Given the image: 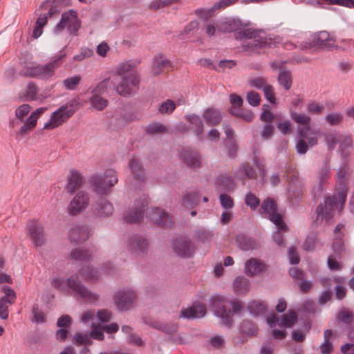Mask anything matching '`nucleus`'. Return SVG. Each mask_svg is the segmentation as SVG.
<instances>
[{
    "mask_svg": "<svg viewBox=\"0 0 354 354\" xmlns=\"http://www.w3.org/2000/svg\"><path fill=\"white\" fill-rule=\"evenodd\" d=\"M38 65L35 62H26L19 73L24 77L37 78Z\"/></svg>",
    "mask_w": 354,
    "mask_h": 354,
    "instance_id": "32",
    "label": "nucleus"
},
{
    "mask_svg": "<svg viewBox=\"0 0 354 354\" xmlns=\"http://www.w3.org/2000/svg\"><path fill=\"white\" fill-rule=\"evenodd\" d=\"M238 247L243 250H252L259 248V244L252 238L244 234H239L236 239Z\"/></svg>",
    "mask_w": 354,
    "mask_h": 354,
    "instance_id": "27",
    "label": "nucleus"
},
{
    "mask_svg": "<svg viewBox=\"0 0 354 354\" xmlns=\"http://www.w3.org/2000/svg\"><path fill=\"white\" fill-rule=\"evenodd\" d=\"M206 314V306L203 304H194L188 308H183L180 310L179 317L193 319L204 317Z\"/></svg>",
    "mask_w": 354,
    "mask_h": 354,
    "instance_id": "18",
    "label": "nucleus"
},
{
    "mask_svg": "<svg viewBox=\"0 0 354 354\" xmlns=\"http://www.w3.org/2000/svg\"><path fill=\"white\" fill-rule=\"evenodd\" d=\"M188 121L192 124V129L196 136H200L203 131V124L200 117L192 115L187 117Z\"/></svg>",
    "mask_w": 354,
    "mask_h": 354,
    "instance_id": "43",
    "label": "nucleus"
},
{
    "mask_svg": "<svg viewBox=\"0 0 354 354\" xmlns=\"http://www.w3.org/2000/svg\"><path fill=\"white\" fill-rule=\"evenodd\" d=\"M341 135L337 131L327 132L324 134V142L328 150L335 149L337 143L339 142Z\"/></svg>",
    "mask_w": 354,
    "mask_h": 354,
    "instance_id": "37",
    "label": "nucleus"
},
{
    "mask_svg": "<svg viewBox=\"0 0 354 354\" xmlns=\"http://www.w3.org/2000/svg\"><path fill=\"white\" fill-rule=\"evenodd\" d=\"M73 342L77 346L87 345L90 344V339L87 334L77 333L74 335Z\"/></svg>",
    "mask_w": 354,
    "mask_h": 354,
    "instance_id": "62",
    "label": "nucleus"
},
{
    "mask_svg": "<svg viewBox=\"0 0 354 354\" xmlns=\"http://www.w3.org/2000/svg\"><path fill=\"white\" fill-rule=\"evenodd\" d=\"M235 176L242 180L245 179H255L257 178V173L252 166L243 163L236 172Z\"/></svg>",
    "mask_w": 354,
    "mask_h": 354,
    "instance_id": "28",
    "label": "nucleus"
},
{
    "mask_svg": "<svg viewBox=\"0 0 354 354\" xmlns=\"http://www.w3.org/2000/svg\"><path fill=\"white\" fill-rule=\"evenodd\" d=\"M216 185L222 189L230 190L234 187V181L231 176L225 174L221 175L217 178Z\"/></svg>",
    "mask_w": 354,
    "mask_h": 354,
    "instance_id": "40",
    "label": "nucleus"
},
{
    "mask_svg": "<svg viewBox=\"0 0 354 354\" xmlns=\"http://www.w3.org/2000/svg\"><path fill=\"white\" fill-rule=\"evenodd\" d=\"M291 118L297 124H301V125H308L310 124V122L311 120V118L310 116L298 113L297 112H292L291 113Z\"/></svg>",
    "mask_w": 354,
    "mask_h": 354,
    "instance_id": "60",
    "label": "nucleus"
},
{
    "mask_svg": "<svg viewBox=\"0 0 354 354\" xmlns=\"http://www.w3.org/2000/svg\"><path fill=\"white\" fill-rule=\"evenodd\" d=\"M332 250L338 259H341L342 254L345 252L346 248L342 238H337L332 244Z\"/></svg>",
    "mask_w": 354,
    "mask_h": 354,
    "instance_id": "51",
    "label": "nucleus"
},
{
    "mask_svg": "<svg viewBox=\"0 0 354 354\" xmlns=\"http://www.w3.org/2000/svg\"><path fill=\"white\" fill-rule=\"evenodd\" d=\"M89 229L86 226L74 225L70 230L68 239L71 242L81 243L89 236Z\"/></svg>",
    "mask_w": 354,
    "mask_h": 354,
    "instance_id": "22",
    "label": "nucleus"
},
{
    "mask_svg": "<svg viewBox=\"0 0 354 354\" xmlns=\"http://www.w3.org/2000/svg\"><path fill=\"white\" fill-rule=\"evenodd\" d=\"M335 39L327 31H320L315 37V44L322 49H329L335 44Z\"/></svg>",
    "mask_w": 354,
    "mask_h": 354,
    "instance_id": "25",
    "label": "nucleus"
},
{
    "mask_svg": "<svg viewBox=\"0 0 354 354\" xmlns=\"http://www.w3.org/2000/svg\"><path fill=\"white\" fill-rule=\"evenodd\" d=\"M181 160L191 168H199L202 166L200 153L192 149H183L180 153Z\"/></svg>",
    "mask_w": 354,
    "mask_h": 354,
    "instance_id": "20",
    "label": "nucleus"
},
{
    "mask_svg": "<svg viewBox=\"0 0 354 354\" xmlns=\"http://www.w3.org/2000/svg\"><path fill=\"white\" fill-rule=\"evenodd\" d=\"M266 269V264L257 259L251 258L245 263V273L248 276L259 274L265 271Z\"/></svg>",
    "mask_w": 354,
    "mask_h": 354,
    "instance_id": "23",
    "label": "nucleus"
},
{
    "mask_svg": "<svg viewBox=\"0 0 354 354\" xmlns=\"http://www.w3.org/2000/svg\"><path fill=\"white\" fill-rule=\"evenodd\" d=\"M129 165L134 178L137 180H144L145 173L143 168L136 157H132L129 160Z\"/></svg>",
    "mask_w": 354,
    "mask_h": 354,
    "instance_id": "31",
    "label": "nucleus"
},
{
    "mask_svg": "<svg viewBox=\"0 0 354 354\" xmlns=\"http://www.w3.org/2000/svg\"><path fill=\"white\" fill-rule=\"evenodd\" d=\"M46 110V107H40L33 111L28 118L24 124L19 129L16 133V137H23L32 131L37 125V120Z\"/></svg>",
    "mask_w": 354,
    "mask_h": 354,
    "instance_id": "16",
    "label": "nucleus"
},
{
    "mask_svg": "<svg viewBox=\"0 0 354 354\" xmlns=\"http://www.w3.org/2000/svg\"><path fill=\"white\" fill-rule=\"evenodd\" d=\"M249 85L254 87L257 89L263 90L269 84L268 83L267 78L261 76L255 77L250 79L248 82Z\"/></svg>",
    "mask_w": 354,
    "mask_h": 354,
    "instance_id": "55",
    "label": "nucleus"
},
{
    "mask_svg": "<svg viewBox=\"0 0 354 354\" xmlns=\"http://www.w3.org/2000/svg\"><path fill=\"white\" fill-rule=\"evenodd\" d=\"M240 26L239 21L226 19L217 23V32L221 33L236 32L235 37L237 39H245L241 48L242 51L248 55L259 53L261 49L267 47H274L282 41L279 36L268 35L260 29L246 28L237 32Z\"/></svg>",
    "mask_w": 354,
    "mask_h": 354,
    "instance_id": "1",
    "label": "nucleus"
},
{
    "mask_svg": "<svg viewBox=\"0 0 354 354\" xmlns=\"http://www.w3.org/2000/svg\"><path fill=\"white\" fill-rule=\"evenodd\" d=\"M82 279L88 282H95L98 279L97 272L90 267H83L80 271Z\"/></svg>",
    "mask_w": 354,
    "mask_h": 354,
    "instance_id": "41",
    "label": "nucleus"
},
{
    "mask_svg": "<svg viewBox=\"0 0 354 354\" xmlns=\"http://www.w3.org/2000/svg\"><path fill=\"white\" fill-rule=\"evenodd\" d=\"M133 66L129 62H125L120 64L116 68L117 75L114 77L111 82L116 83L119 80V78L127 76L131 73H135L132 71Z\"/></svg>",
    "mask_w": 354,
    "mask_h": 354,
    "instance_id": "35",
    "label": "nucleus"
},
{
    "mask_svg": "<svg viewBox=\"0 0 354 354\" xmlns=\"http://www.w3.org/2000/svg\"><path fill=\"white\" fill-rule=\"evenodd\" d=\"M52 284L55 288L62 292H66L68 287L71 288L79 297L86 301L93 302L98 298L96 294L90 292L81 284L77 275L71 276L66 281L64 279H54Z\"/></svg>",
    "mask_w": 354,
    "mask_h": 354,
    "instance_id": "3",
    "label": "nucleus"
},
{
    "mask_svg": "<svg viewBox=\"0 0 354 354\" xmlns=\"http://www.w3.org/2000/svg\"><path fill=\"white\" fill-rule=\"evenodd\" d=\"M70 0H46L41 6V8L48 10V14L49 17H52L54 14L60 11L62 5L67 6L69 4Z\"/></svg>",
    "mask_w": 354,
    "mask_h": 354,
    "instance_id": "26",
    "label": "nucleus"
},
{
    "mask_svg": "<svg viewBox=\"0 0 354 354\" xmlns=\"http://www.w3.org/2000/svg\"><path fill=\"white\" fill-rule=\"evenodd\" d=\"M203 118L211 125L217 124L221 120L220 112L214 109H207L203 113Z\"/></svg>",
    "mask_w": 354,
    "mask_h": 354,
    "instance_id": "36",
    "label": "nucleus"
},
{
    "mask_svg": "<svg viewBox=\"0 0 354 354\" xmlns=\"http://www.w3.org/2000/svg\"><path fill=\"white\" fill-rule=\"evenodd\" d=\"M343 115L341 113L334 112L326 115L325 120L330 126H337L343 121Z\"/></svg>",
    "mask_w": 354,
    "mask_h": 354,
    "instance_id": "57",
    "label": "nucleus"
},
{
    "mask_svg": "<svg viewBox=\"0 0 354 354\" xmlns=\"http://www.w3.org/2000/svg\"><path fill=\"white\" fill-rule=\"evenodd\" d=\"M268 218L274 223L279 230L287 231V226L283 222L282 216L280 214L277 213L276 211L272 212L268 214Z\"/></svg>",
    "mask_w": 354,
    "mask_h": 354,
    "instance_id": "48",
    "label": "nucleus"
},
{
    "mask_svg": "<svg viewBox=\"0 0 354 354\" xmlns=\"http://www.w3.org/2000/svg\"><path fill=\"white\" fill-rule=\"evenodd\" d=\"M81 81V76L76 75L73 77L65 79L63 81V85L67 90H75Z\"/></svg>",
    "mask_w": 354,
    "mask_h": 354,
    "instance_id": "54",
    "label": "nucleus"
},
{
    "mask_svg": "<svg viewBox=\"0 0 354 354\" xmlns=\"http://www.w3.org/2000/svg\"><path fill=\"white\" fill-rule=\"evenodd\" d=\"M179 0H153L149 4V8L157 10L176 4Z\"/></svg>",
    "mask_w": 354,
    "mask_h": 354,
    "instance_id": "47",
    "label": "nucleus"
},
{
    "mask_svg": "<svg viewBox=\"0 0 354 354\" xmlns=\"http://www.w3.org/2000/svg\"><path fill=\"white\" fill-rule=\"evenodd\" d=\"M48 15H41L38 17L32 31V37L37 39L43 32V27L47 24Z\"/></svg>",
    "mask_w": 354,
    "mask_h": 354,
    "instance_id": "42",
    "label": "nucleus"
},
{
    "mask_svg": "<svg viewBox=\"0 0 354 354\" xmlns=\"http://www.w3.org/2000/svg\"><path fill=\"white\" fill-rule=\"evenodd\" d=\"M239 331L246 335L253 337L257 335L258 328L252 322L245 319L241 324Z\"/></svg>",
    "mask_w": 354,
    "mask_h": 354,
    "instance_id": "34",
    "label": "nucleus"
},
{
    "mask_svg": "<svg viewBox=\"0 0 354 354\" xmlns=\"http://www.w3.org/2000/svg\"><path fill=\"white\" fill-rule=\"evenodd\" d=\"M90 201L88 194L84 191L78 192L69 203L67 211L69 215L76 216L84 211Z\"/></svg>",
    "mask_w": 354,
    "mask_h": 354,
    "instance_id": "9",
    "label": "nucleus"
},
{
    "mask_svg": "<svg viewBox=\"0 0 354 354\" xmlns=\"http://www.w3.org/2000/svg\"><path fill=\"white\" fill-rule=\"evenodd\" d=\"M209 306L215 315L221 318L223 325L230 327L233 324V316L242 311L243 306L237 299L228 300L224 297L215 295L209 299Z\"/></svg>",
    "mask_w": 354,
    "mask_h": 354,
    "instance_id": "2",
    "label": "nucleus"
},
{
    "mask_svg": "<svg viewBox=\"0 0 354 354\" xmlns=\"http://www.w3.org/2000/svg\"><path fill=\"white\" fill-rule=\"evenodd\" d=\"M136 299V294L130 290L120 291L114 297L115 304L120 310H129Z\"/></svg>",
    "mask_w": 354,
    "mask_h": 354,
    "instance_id": "12",
    "label": "nucleus"
},
{
    "mask_svg": "<svg viewBox=\"0 0 354 354\" xmlns=\"http://www.w3.org/2000/svg\"><path fill=\"white\" fill-rule=\"evenodd\" d=\"M65 53H60L45 64L38 65L37 78L48 80L55 75V71L62 65L65 57Z\"/></svg>",
    "mask_w": 354,
    "mask_h": 354,
    "instance_id": "8",
    "label": "nucleus"
},
{
    "mask_svg": "<svg viewBox=\"0 0 354 354\" xmlns=\"http://www.w3.org/2000/svg\"><path fill=\"white\" fill-rule=\"evenodd\" d=\"M38 92L37 87L33 82H29L27 84L26 91L24 94L25 100L27 101H32L37 99Z\"/></svg>",
    "mask_w": 354,
    "mask_h": 354,
    "instance_id": "58",
    "label": "nucleus"
},
{
    "mask_svg": "<svg viewBox=\"0 0 354 354\" xmlns=\"http://www.w3.org/2000/svg\"><path fill=\"white\" fill-rule=\"evenodd\" d=\"M31 109V106L28 104L20 105L15 110V117L21 122L24 121V117L26 116Z\"/></svg>",
    "mask_w": 354,
    "mask_h": 354,
    "instance_id": "59",
    "label": "nucleus"
},
{
    "mask_svg": "<svg viewBox=\"0 0 354 354\" xmlns=\"http://www.w3.org/2000/svg\"><path fill=\"white\" fill-rule=\"evenodd\" d=\"M148 248L147 241L140 236H133L130 238L128 248L131 254L138 255L144 253Z\"/></svg>",
    "mask_w": 354,
    "mask_h": 354,
    "instance_id": "21",
    "label": "nucleus"
},
{
    "mask_svg": "<svg viewBox=\"0 0 354 354\" xmlns=\"http://www.w3.org/2000/svg\"><path fill=\"white\" fill-rule=\"evenodd\" d=\"M71 258L75 261H87L91 259L92 252L88 250L75 249L71 252Z\"/></svg>",
    "mask_w": 354,
    "mask_h": 354,
    "instance_id": "38",
    "label": "nucleus"
},
{
    "mask_svg": "<svg viewBox=\"0 0 354 354\" xmlns=\"http://www.w3.org/2000/svg\"><path fill=\"white\" fill-rule=\"evenodd\" d=\"M83 182V178L79 171L72 170L68 177V182L65 187L66 191L69 194H73L79 189Z\"/></svg>",
    "mask_w": 354,
    "mask_h": 354,
    "instance_id": "24",
    "label": "nucleus"
},
{
    "mask_svg": "<svg viewBox=\"0 0 354 354\" xmlns=\"http://www.w3.org/2000/svg\"><path fill=\"white\" fill-rule=\"evenodd\" d=\"M167 131V127L163 124L158 122L149 124L146 127V132L151 135L166 133Z\"/></svg>",
    "mask_w": 354,
    "mask_h": 354,
    "instance_id": "49",
    "label": "nucleus"
},
{
    "mask_svg": "<svg viewBox=\"0 0 354 354\" xmlns=\"http://www.w3.org/2000/svg\"><path fill=\"white\" fill-rule=\"evenodd\" d=\"M147 216L153 223L162 226L169 227L174 223L172 217L158 207L152 208Z\"/></svg>",
    "mask_w": 354,
    "mask_h": 354,
    "instance_id": "17",
    "label": "nucleus"
},
{
    "mask_svg": "<svg viewBox=\"0 0 354 354\" xmlns=\"http://www.w3.org/2000/svg\"><path fill=\"white\" fill-rule=\"evenodd\" d=\"M110 82V78H105L92 89L89 101L95 110L102 111L107 106L108 100L103 95L106 93Z\"/></svg>",
    "mask_w": 354,
    "mask_h": 354,
    "instance_id": "5",
    "label": "nucleus"
},
{
    "mask_svg": "<svg viewBox=\"0 0 354 354\" xmlns=\"http://www.w3.org/2000/svg\"><path fill=\"white\" fill-rule=\"evenodd\" d=\"M4 296L0 298V317L3 319L8 318V307L15 302L17 295L13 289L4 286L2 288Z\"/></svg>",
    "mask_w": 354,
    "mask_h": 354,
    "instance_id": "13",
    "label": "nucleus"
},
{
    "mask_svg": "<svg viewBox=\"0 0 354 354\" xmlns=\"http://www.w3.org/2000/svg\"><path fill=\"white\" fill-rule=\"evenodd\" d=\"M148 203L146 198L142 201H136L134 207L130 209L124 216V219L127 223H136L143 218L145 207Z\"/></svg>",
    "mask_w": 354,
    "mask_h": 354,
    "instance_id": "15",
    "label": "nucleus"
},
{
    "mask_svg": "<svg viewBox=\"0 0 354 354\" xmlns=\"http://www.w3.org/2000/svg\"><path fill=\"white\" fill-rule=\"evenodd\" d=\"M337 198L336 196H329L325 198L324 200V205L326 209V216L330 217L331 216V212L335 207V206L338 204Z\"/></svg>",
    "mask_w": 354,
    "mask_h": 354,
    "instance_id": "52",
    "label": "nucleus"
},
{
    "mask_svg": "<svg viewBox=\"0 0 354 354\" xmlns=\"http://www.w3.org/2000/svg\"><path fill=\"white\" fill-rule=\"evenodd\" d=\"M297 319V315L294 311H290L287 314H283L281 318L273 313L267 319V323L271 328H274L277 325L280 327L290 328L293 326Z\"/></svg>",
    "mask_w": 354,
    "mask_h": 354,
    "instance_id": "14",
    "label": "nucleus"
},
{
    "mask_svg": "<svg viewBox=\"0 0 354 354\" xmlns=\"http://www.w3.org/2000/svg\"><path fill=\"white\" fill-rule=\"evenodd\" d=\"M65 28L68 29L70 33L75 35H77L80 28V21L77 17L76 12L70 10L64 12L59 23L55 26V32L56 33L61 32Z\"/></svg>",
    "mask_w": 354,
    "mask_h": 354,
    "instance_id": "7",
    "label": "nucleus"
},
{
    "mask_svg": "<svg viewBox=\"0 0 354 354\" xmlns=\"http://www.w3.org/2000/svg\"><path fill=\"white\" fill-rule=\"evenodd\" d=\"M95 212L100 216H109L112 214L113 207L108 200L102 198L95 205Z\"/></svg>",
    "mask_w": 354,
    "mask_h": 354,
    "instance_id": "29",
    "label": "nucleus"
},
{
    "mask_svg": "<svg viewBox=\"0 0 354 354\" xmlns=\"http://www.w3.org/2000/svg\"><path fill=\"white\" fill-rule=\"evenodd\" d=\"M248 309L254 316H259L265 313L266 308L263 303L258 301H253L249 304Z\"/></svg>",
    "mask_w": 354,
    "mask_h": 354,
    "instance_id": "44",
    "label": "nucleus"
},
{
    "mask_svg": "<svg viewBox=\"0 0 354 354\" xmlns=\"http://www.w3.org/2000/svg\"><path fill=\"white\" fill-rule=\"evenodd\" d=\"M115 86L116 92L123 97H128L136 93L140 84V78L136 73H131L127 76L119 78Z\"/></svg>",
    "mask_w": 354,
    "mask_h": 354,
    "instance_id": "6",
    "label": "nucleus"
},
{
    "mask_svg": "<svg viewBox=\"0 0 354 354\" xmlns=\"http://www.w3.org/2000/svg\"><path fill=\"white\" fill-rule=\"evenodd\" d=\"M171 66V63L163 56H157L155 57L153 63V72L155 75H158L163 72L164 69Z\"/></svg>",
    "mask_w": 354,
    "mask_h": 354,
    "instance_id": "30",
    "label": "nucleus"
},
{
    "mask_svg": "<svg viewBox=\"0 0 354 354\" xmlns=\"http://www.w3.org/2000/svg\"><path fill=\"white\" fill-rule=\"evenodd\" d=\"M250 289L249 280L243 277H238L234 281V290L238 294H245Z\"/></svg>",
    "mask_w": 354,
    "mask_h": 354,
    "instance_id": "33",
    "label": "nucleus"
},
{
    "mask_svg": "<svg viewBox=\"0 0 354 354\" xmlns=\"http://www.w3.org/2000/svg\"><path fill=\"white\" fill-rule=\"evenodd\" d=\"M176 104L171 100H167L161 103L158 107V112L161 114H170L176 109Z\"/></svg>",
    "mask_w": 354,
    "mask_h": 354,
    "instance_id": "53",
    "label": "nucleus"
},
{
    "mask_svg": "<svg viewBox=\"0 0 354 354\" xmlns=\"http://www.w3.org/2000/svg\"><path fill=\"white\" fill-rule=\"evenodd\" d=\"M200 200V195L196 192H192L185 195L183 198V205L184 207L192 209L197 205Z\"/></svg>",
    "mask_w": 354,
    "mask_h": 354,
    "instance_id": "39",
    "label": "nucleus"
},
{
    "mask_svg": "<svg viewBox=\"0 0 354 354\" xmlns=\"http://www.w3.org/2000/svg\"><path fill=\"white\" fill-rule=\"evenodd\" d=\"M174 250L178 256L190 257L194 252V246L185 238H178L174 243Z\"/></svg>",
    "mask_w": 354,
    "mask_h": 354,
    "instance_id": "19",
    "label": "nucleus"
},
{
    "mask_svg": "<svg viewBox=\"0 0 354 354\" xmlns=\"http://www.w3.org/2000/svg\"><path fill=\"white\" fill-rule=\"evenodd\" d=\"M231 113L246 122H251L254 118V115L251 111L243 109L241 107L238 109L232 110Z\"/></svg>",
    "mask_w": 354,
    "mask_h": 354,
    "instance_id": "50",
    "label": "nucleus"
},
{
    "mask_svg": "<svg viewBox=\"0 0 354 354\" xmlns=\"http://www.w3.org/2000/svg\"><path fill=\"white\" fill-rule=\"evenodd\" d=\"M27 230L35 247L41 246L46 239L44 226L37 220H32L27 223Z\"/></svg>",
    "mask_w": 354,
    "mask_h": 354,
    "instance_id": "10",
    "label": "nucleus"
},
{
    "mask_svg": "<svg viewBox=\"0 0 354 354\" xmlns=\"http://www.w3.org/2000/svg\"><path fill=\"white\" fill-rule=\"evenodd\" d=\"M337 318L339 321H341L346 324H348L352 322L353 315L351 311L344 310L339 313Z\"/></svg>",
    "mask_w": 354,
    "mask_h": 354,
    "instance_id": "64",
    "label": "nucleus"
},
{
    "mask_svg": "<svg viewBox=\"0 0 354 354\" xmlns=\"http://www.w3.org/2000/svg\"><path fill=\"white\" fill-rule=\"evenodd\" d=\"M274 211H277V203L274 199L268 198L263 201L261 207V214L268 215Z\"/></svg>",
    "mask_w": 354,
    "mask_h": 354,
    "instance_id": "46",
    "label": "nucleus"
},
{
    "mask_svg": "<svg viewBox=\"0 0 354 354\" xmlns=\"http://www.w3.org/2000/svg\"><path fill=\"white\" fill-rule=\"evenodd\" d=\"M244 201L246 205L249 206L252 210H256L260 205L259 198L251 192L245 195Z\"/></svg>",
    "mask_w": 354,
    "mask_h": 354,
    "instance_id": "56",
    "label": "nucleus"
},
{
    "mask_svg": "<svg viewBox=\"0 0 354 354\" xmlns=\"http://www.w3.org/2000/svg\"><path fill=\"white\" fill-rule=\"evenodd\" d=\"M115 171L106 169L102 176L94 175L90 178V183L94 191L99 194H106L112 187L118 183Z\"/></svg>",
    "mask_w": 354,
    "mask_h": 354,
    "instance_id": "4",
    "label": "nucleus"
},
{
    "mask_svg": "<svg viewBox=\"0 0 354 354\" xmlns=\"http://www.w3.org/2000/svg\"><path fill=\"white\" fill-rule=\"evenodd\" d=\"M263 112L261 114L260 119L261 120L265 122L266 123L270 122L274 118V115L270 111V106L268 104H263L262 106Z\"/></svg>",
    "mask_w": 354,
    "mask_h": 354,
    "instance_id": "61",
    "label": "nucleus"
},
{
    "mask_svg": "<svg viewBox=\"0 0 354 354\" xmlns=\"http://www.w3.org/2000/svg\"><path fill=\"white\" fill-rule=\"evenodd\" d=\"M219 198L221 205L223 208L229 209L234 207V201L230 196L225 194H222L220 195Z\"/></svg>",
    "mask_w": 354,
    "mask_h": 354,
    "instance_id": "63",
    "label": "nucleus"
},
{
    "mask_svg": "<svg viewBox=\"0 0 354 354\" xmlns=\"http://www.w3.org/2000/svg\"><path fill=\"white\" fill-rule=\"evenodd\" d=\"M278 82L286 90H289L292 86V76L289 71H282L278 76Z\"/></svg>",
    "mask_w": 354,
    "mask_h": 354,
    "instance_id": "45",
    "label": "nucleus"
},
{
    "mask_svg": "<svg viewBox=\"0 0 354 354\" xmlns=\"http://www.w3.org/2000/svg\"><path fill=\"white\" fill-rule=\"evenodd\" d=\"M73 115V110H64L60 106L54 111L50 116L49 121L45 123V129H53L66 122Z\"/></svg>",
    "mask_w": 354,
    "mask_h": 354,
    "instance_id": "11",
    "label": "nucleus"
}]
</instances>
